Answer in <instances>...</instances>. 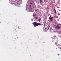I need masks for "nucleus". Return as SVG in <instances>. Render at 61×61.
Returning <instances> with one entry per match:
<instances>
[{
  "label": "nucleus",
  "instance_id": "f257e3e1",
  "mask_svg": "<svg viewBox=\"0 0 61 61\" xmlns=\"http://www.w3.org/2000/svg\"><path fill=\"white\" fill-rule=\"evenodd\" d=\"M33 25L35 26H38V25H43V24H42L40 23H38L37 22H35L33 23Z\"/></svg>",
  "mask_w": 61,
  "mask_h": 61
},
{
  "label": "nucleus",
  "instance_id": "f03ea898",
  "mask_svg": "<svg viewBox=\"0 0 61 61\" xmlns=\"http://www.w3.org/2000/svg\"><path fill=\"white\" fill-rule=\"evenodd\" d=\"M55 28H56V30H58L59 29H60V27L59 26V25H56L55 26Z\"/></svg>",
  "mask_w": 61,
  "mask_h": 61
},
{
  "label": "nucleus",
  "instance_id": "7ed1b4c3",
  "mask_svg": "<svg viewBox=\"0 0 61 61\" xmlns=\"http://www.w3.org/2000/svg\"><path fill=\"white\" fill-rule=\"evenodd\" d=\"M11 4H12V5H17H17H16V4H15L14 3H11Z\"/></svg>",
  "mask_w": 61,
  "mask_h": 61
},
{
  "label": "nucleus",
  "instance_id": "20e7f679",
  "mask_svg": "<svg viewBox=\"0 0 61 61\" xmlns=\"http://www.w3.org/2000/svg\"><path fill=\"white\" fill-rule=\"evenodd\" d=\"M57 46H58V47L60 49H61V47H59V45L58 44L57 45Z\"/></svg>",
  "mask_w": 61,
  "mask_h": 61
},
{
  "label": "nucleus",
  "instance_id": "39448f33",
  "mask_svg": "<svg viewBox=\"0 0 61 61\" xmlns=\"http://www.w3.org/2000/svg\"><path fill=\"white\" fill-rule=\"evenodd\" d=\"M58 43V42H55V44L56 45V46H57V43Z\"/></svg>",
  "mask_w": 61,
  "mask_h": 61
},
{
  "label": "nucleus",
  "instance_id": "423d86ee",
  "mask_svg": "<svg viewBox=\"0 0 61 61\" xmlns=\"http://www.w3.org/2000/svg\"><path fill=\"white\" fill-rule=\"evenodd\" d=\"M30 7H31V6H32V3H30Z\"/></svg>",
  "mask_w": 61,
  "mask_h": 61
},
{
  "label": "nucleus",
  "instance_id": "0eeeda50",
  "mask_svg": "<svg viewBox=\"0 0 61 61\" xmlns=\"http://www.w3.org/2000/svg\"><path fill=\"white\" fill-rule=\"evenodd\" d=\"M42 0H40V4L41 3H42Z\"/></svg>",
  "mask_w": 61,
  "mask_h": 61
},
{
  "label": "nucleus",
  "instance_id": "6e6552de",
  "mask_svg": "<svg viewBox=\"0 0 61 61\" xmlns=\"http://www.w3.org/2000/svg\"><path fill=\"white\" fill-rule=\"evenodd\" d=\"M54 10H55V13L56 14V9H54Z\"/></svg>",
  "mask_w": 61,
  "mask_h": 61
},
{
  "label": "nucleus",
  "instance_id": "1a4fd4ad",
  "mask_svg": "<svg viewBox=\"0 0 61 61\" xmlns=\"http://www.w3.org/2000/svg\"><path fill=\"white\" fill-rule=\"evenodd\" d=\"M40 20H41V19H38V21H39V22H40Z\"/></svg>",
  "mask_w": 61,
  "mask_h": 61
},
{
  "label": "nucleus",
  "instance_id": "9d476101",
  "mask_svg": "<svg viewBox=\"0 0 61 61\" xmlns=\"http://www.w3.org/2000/svg\"><path fill=\"white\" fill-rule=\"evenodd\" d=\"M53 17H51L50 18V19H53Z\"/></svg>",
  "mask_w": 61,
  "mask_h": 61
},
{
  "label": "nucleus",
  "instance_id": "9b49d317",
  "mask_svg": "<svg viewBox=\"0 0 61 61\" xmlns=\"http://www.w3.org/2000/svg\"><path fill=\"white\" fill-rule=\"evenodd\" d=\"M51 15H50V17H49V19H50L51 18Z\"/></svg>",
  "mask_w": 61,
  "mask_h": 61
},
{
  "label": "nucleus",
  "instance_id": "f8f14e48",
  "mask_svg": "<svg viewBox=\"0 0 61 61\" xmlns=\"http://www.w3.org/2000/svg\"><path fill=\"white\" fill-rule=\"evenodd\" d=\"M35 18L36 19H37V18H38L37 17H35Z\"/></svg>",
  "mask_w": 61,
  "mask_h": 61
},
{
  "label": "nucleus",
  "instance_id": "ddd939ff",
  "mask_svg": "<svg viewBox=\"0 0 61 61\" xmlns=\"http://www.w3.org/2000/svg\"><path fill=\"white\" fill-rule=\"evenodd\" d=\"M33 15L34 16H35L36 15V14H33Z\"/></svg>",
  "mask_w": 61,
  "mask_h": 61
},
{
  "label": "nucleus",
  "instance_id": "4468645a",
  "mask_svg": "<svg viewBox=\"0 0 61 61\" xmlns=\"http://www.w3.org/2000/svg\"><path fill=\"white\" fill-rule=\"evenodd\" d=\"M51 21H53V19H52L51 20Z\"/></svg>",
  "mask_w": 61,
  "mask_h": 61
},
{
  "label": "nucleus",
  "instance_id": "2eb2a0df",
  "mask_svg": "<svg viewBox=\"0 0 61 61\" xmlns=\"http://www.w3.org/2000/svg\"><path fill=\"white\" fill-rule=\"evenodd\" d=\"M18 29H19V26L18 27Z\"/></svg>",
  "mask_w": 61,
  "mask_h": 61
},
{
  "label": "nucleus",
  "instance_id": "dca6fc26",
  "mask_svg": "<svg viewBox=\"0 0 61 61\" xmlns=\"http://www.w3.org/2000/svg\"><path fill=\"white\" fill-rule=\"evenodd\" d=\"M56 50H57V48H56Z\"/></svg>",
  "mask_w": 61,
  "mask_h": 61
},
{
  "label": "nucleus",
  "instance_id": "f3484780",
  "mask_svg": "<svg viewBox=\"0 0 61 61\" xmlns=\"http://www.w3.org/2000/svg\"><path fill=\"white\" fill-rule=\"evenodd\" d=\"M37 10H38H38H38V9Z\"/></svg>",
  "mask_w": 61,
  "mask_h": 61
},
{
  "label": "nucleus",
  "instance_id": "a211bd4d",
  "mask_svg": "<svg viewBox=\"0 0 61 61\" xmlns=\"http://www.w3.org/2000/svg\"><path fill=\"white\" fill-rule=\"evenodd\" d=\"M56 22H55V24H56Z\"/></svg>",
  "mask_w": 61,
  "mask_h": 61
},
{
  "label": "nucleus",
  "instance_id": "6ab92c4d",
  "mask_svg": "<svg viewBox=\"0 0 61 61\" xmlns=\"http://www.w3.org/2000/svg\"><path fill=\"white\" fill-rule=\"evenodd\" d=\"M58 55L59 56V55H60V54H58Z\"/></svg>",
  "mask_w": 61,
  "mask_h": 61
},
{
  "label": "nucleus",
  "instance_id": "aec40b11",
  "mask_svg": "<svg viewBox=\"0 0 61 61\" xmlns=\"http://www.w3.org/2000/svg\"><path fill=\"white\" fill-rule=\"evenodd\" d=\"M16 7H17V6H16Z\"/></svg>",
  "mask_w": 61,
  "mask_h": 61
},
{
  "label": "nucleus",
  "instance_id": "412c9836",
  "mask_svg": "<svg viewBox=\"0 0 61 61\" xmlns=\"http://www.w3.org/2000/svg\"><path fill=\"white\" fill-rule=\"evenodd\" d=\"M53 41H52V42H53Z\"/></svg>",
  "mask_w": 61,
  "mask_h": 61
},
{
  "label": "nucleus",
  "instance_id": "4be33fe9",
  "mask_svg": "<svg viewBox=\"0 0 61 61\" xmlns=\"http://www.w3.org/2000/svg\"><path fill=\"white\" fill-rule=\"evenodd\" d=\"M13 1L14 2V1Z\"/></svg>",
  "mask_w": 61,
  "mask_h": 61
}]
</instances>
